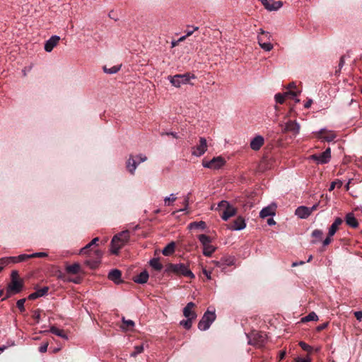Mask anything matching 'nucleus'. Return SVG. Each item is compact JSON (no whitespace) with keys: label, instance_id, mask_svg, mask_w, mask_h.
<instances>
[{"label":"nucleus","instance_id":"f257e3e1","mask_svg":"<svg viewBox=\"0 0 362 362\" xmlns=\"http://www.w3.org/2000/svg\"><path fill=\"white\" fill-rule=\"evenodd\" d=\"M129 240V231L123 230L115 235L111 241L110 251L114 255H117L120 249L124 246Z\"/></svg>","mask_w":362,"mask_h":362},{"label":"nucleus","instance_id":"f03ea898","mask_svg":"<svg viewBox=\"0 0 362 362\" xmlns=\"http://www.w3.org/2000/svg\"><path fill=\"white\" fill-rule=\"evenodd\" d=\"M165 272L173 273L177 275H182L190 279L194 278V274L185 264H169L167 265Z\"/></svg>","mask_w":362,"mask_h":362},{"label":"nucleus","instance_id":"7ed1b4c3","mask_svg":"<svg viewBox=\"0 0 362 362\" xmlns=\"http://www.w3.org/2000/svg\"><path fill=\"white\" fill-rule=\"evenodd\" d=\"M216 209L222 211L221 217L223 221H228L230 217L234 216L237 212L236 208L226 200L221 201L218 204Z\"/></svg>","mask_w":362,"mask_h":362},{"label":"nucleus","instance_id":"20e7f679","mask_svg":"<svg viewBox=\"0 0 362 362\" xmlns=\"http://www.w3.org/2000/svg\"><path fill=\"white\" fill-rule=\"evenodd\" d=\"M194 78H195V76L189 73L168 76V80L176 88H179L183 84L189 83L190 79Z\"/></svg>","mask_w":362,"mask_h":362},{"label":"nucleus","instance_id":"39448f33","mask_svg":"<svg viewBox=\"0 0 362 362\" xmlns=\"http://www.w3.org/2000/svg\"><path fill=\"white\" fill-rule=\"evenodd\" d=\"M146 160L147 157L144 154H139L136 156H130L126 163L127 170L131 175H134L138 165Z\"/></svg>","mask_w":362,"mask_h":362},{"label":"nucleus","instance_id":"423d86ee","mask_svg":"<svg viewBox=\"0 0 362 362\" xmlns=\"http://www.w3.org/2000/svg\"><path fill=\"white\" fill-rule=\"evenodd\" d=\"M215 320V311L207 310L204 313L202 319L199 322L198 328L202 331H206L210 327L211 325L214 322Z\"/></svg>","mask_w":362,"mask_h":362},{"label":"nucleus","instance_id":"0eeeda50","mask_svg":"<svg viewBox=\"0 0 362 362\" xmlns=\"http://www.w3.org/2000/svg\"><path fill=\"white\" fill-rule=\"evenodd\" d=\"M248 344L255 346H261L266 341V334L259 332H252L250 334H247Z\"/></svg>","mask_w":362,"mask_h":362},{"label":"nucleus","instance_id":"6e6552de","mask_svg":"<svg viewBox=\"0 0 362 362\" xmlns=\"http://www.w3.org/2000/svg\"><path fill=\"white\" fill-rule=\"evenodd\" d=\"M314 134L317 139L322 141L331 142L337 137V134L334 131L326 128H322L318 132H314Z\"/></svg>","mask_w":362,"mask_h":362},{"label":"nucleus","instance_id":"1a4fd4ad","mask_svg":"<svg viewBox=\"0 0 362 362\" xmlns=\"http://www.w3.org/2000/svg\"><path fill=\"white\" fill-rule=\"evenodd\" d=\"M310 158L314 160L317 165L326 164L329 162L331 158V149L327 148L325 151L320 154H313Z\"/></svg>","mask_w":362,"mask_h":362},{"label":"nucleus","instance_id":"9d476101","mask_svg":"<svg viewBox=\"0 0 362 362\" xmlns=\"http://www.w3.org/2000/svg\"><path fill=\"white\" fill-rule=\"evenodd\" d=\"M225 163V160L221 156H217L210 160H203L202 165L206 168L218 170L224 165Z\"/></svg>","mask_w":362,"mask_h":362},{"label":"nucleus","instance_id":"9b49d317","mask_svg":"<svg viewBox=\"0 0 362 362\" xmlns=\"http://www.w3.org/2000/svg\"><path fill=\"white\" fill-rule=\"evenodd\" d=\"M23 288V282L19 280L11 281V283L8 286L6 296L2 300L8 298L13 293H18L21 292Z\"/></svg>","mask_w":362,"mask_h":362},{"label":"nucleus","instance_id":"f8f14e48","mask_svg":"<svg viewBox=\"0 0 362 362\" xmlns=\"http://www.w3.org/2000/svg\"><path fill=\"white\" fill-rule=\"evenodd\" d=\"M207 150V141L204 137L199 138V143L192 148V154L196 157H200Z\"/></svg>","mask_w":362,"mask_h":362},{"label":"nucleus","instance_id":"ddd939ff","mask_svg":"<svg viewBox=\"0 0 362 362\" xmlns=\"http://www.w3.org/2000/svg\"><path fill=\"white\" fill-rule=\"evenodd\" d=\"M93 254L95 255L94 259H88L84 262V264L90 269H95L99 265L103 256V252L99 250H95Z\"/></svg>","mask_w":362,"mask_h":362},{"label":"nucleus","instance_id":"4468645a","mask_svg":"<svg viewBox=\"0 0 362 362\" xmlns=\"http://www.w3.org/2000/svg\"><path fill=\"white\" fill-rule=\"evenodd\" d=\"M264 8L268 11H277L279 10L282 6L283 3L281 1H274V0H259Z\"/></svg>","mask_w":362,"mask_h":362},{"label":"nucleus","instance_id":"2eb2a0df","mask_svg":"<svg viewBox=\"0 0 362 362\" xmlns=\"http://www.w3.org/2000/svg\"><path fill=\"white\" fill-rule=\"evenodd\" d=\"M300 126L296 121L288 120L285 123L284 132H292L294 135H297L300 132Z\"/></svg>","mask_w":362,"mask_h":362},{"label":"nucleus","instance_id":"dca6fc26","mask_svg":"<svg viewBox=\"0 0 362 362\" xmlns=\"http://www.w3.org/2000/svg\"><path fill=\"white\" fill-rule=\"evenodd\" d=\"M246 227L245 219L242 216H238L228 228L231 230H241Z\"/></svg>","mask_w":362,"mask_h":362},{"label":"nucleus","instance_id":"f3484780","mask_svg":"<svg viewBox=\"0 0 362 362\" xmlns=\"http://www.w3.org/2000/svg\"><path fill=\"white\" fill-rule=\"evenodd\" d=\"M276 204H272L263 208L259 212V216L264 218L268 216H273L276 213Z\"/></svg>","mask_w":362,"mask_h":362},{"label":"nucleus","instance_id":"a211bd4d","mask_svg":"<svg viewBox=\"0 0 362 362\" xmlns=\"http://www.w3.org/2000/svg\"><path fill=\"white\" fill-rule=\"evenodd\" d=\"M264 139L261 135H257L250 141V148L254 151H258L264 144Z\"/></svg>","mask_w":362,"mask_h":362},{"label":"nucleus","instance_id":"6ab92c4d","mask_svg":"<svg viewBox=\"0 0 362 362\" xmlns=\"http://www.w3.org/2000/svg\"><path fill=\"white\" fill-rule=\"evenodd\" d=\"M60 37L58 35L52 36L48 40L45 42V50L50 52L53 48L58 44Z\"/></svg>","mask_w":362,"mask_h":362},{"label":"nucleus","instance_id":"aec40b11","mask_svg":"<svg viewBox=\"0 0 362 362\" xmlns=\"http://www.w3.org/2000/svg\"><path fill=\"white\" fill-rule=\"evenodd\" d=\"M195 306V304L192 302H189L183 309V315L186 318L194 320L197 317L196 313L192 310V308Z\"/></svg>","mask_w":362,"mask_h":362},{"label":"nucleus","instance_id":"412c9836","mask_svg":"<svg viewBox=\"0 0 362 362\" xmlns=\"http://www.w3.org/2000/svg\"><path fill=\"white\" fill-rule=\"evenodd\" d=\"M257 42H258L259 47L264 51L269 52L274 47L273 45L270 42V41H264V36L258 35L257 36Z\"/></svg>","mask_w":362,"mask_h":362},{"label":"nucleus","instance_id":"4be33fe9","mask_svg":"<svg viewBox=\"0 0 362 362\" xmlns=\"http://www.w3.org/2000/svg\"><path fill=\"white\" fill-rule=\"evenodd\" d=\"M122 273L119 269H115L110 271L108 274V279L115 284H119L121 281Z\"/></svg>","mask_w":362,"mask_h":362},{"label":"nucleus","instance_id":"5701e85b","mask_svg":"<svg viewBox=\"0 0 362 362\" xmlns=\"http://www.w3.org/2000/svg\"><path fill=\"white\" fill-rule=\"evenodd\" d=\"M48 290H49V288L47 286L40 288V289L37 290L36 291L30 293L28 296V299L35 300L40 297L44 296L47 294Z\"/></svg>","mask_w":362,"mask_h":362},{"label":"nucleus","instance_id":"b1692460","mask_svg":"<svg viewBox=\"0 0 362 362\" xmlns=\"http://www.w3.org/2000/svg\"><path fill=\"white\" fill-rule=\"evenodd\" d=\"M295 214L300 218H306L310 215L308 207L305 206H298L296 209Z\"/></svg>","mask_w":362,"mask_h":362},{"label":"nucleus","instance_id":"393cba45","mask_svg":"<svg viewBox=\"0 0 362 362\" xmlns=\"http://www.w3.org/2000/svg\"><path fill=\"white\" fill-rule=\"evenodd\" d=\"M122 324L120 326V328L124 331H132L134 329L135 326V323L132 320H126L125 317L122 318Z\"/></svg>","mask_w":362,"mask_h":362},{"label":"nucleus","instance_id":"a878e982","mask_svg":"<svg viewBox=\"0 0 362 362\" xmlns=\"http://www.w3.org/2000/svg\"><path fill=\"white\" fill-rule=\"evenodd\" d=\"M346 223L351 228H357L358 226V221L352 213H349L345 217Z\"/></svg>","mask_w":362,"mask_h":362},{"label":"nucleus","instance_id":"bb28decb","mask_svg":"<svg viewBox=\"0 0 362 362\" xmlns=\"http://www.w3.org/2000/svg\"><path fill=\"white\" fill-rule=\"evenodd\" d=\"M343 221L341 218H337L334 223L331 225V226L329 228V235L333 236L335 233L337 232L339 226L342 223Z\"/></svg>","mask_w":362,"mask_h":362},{"label":"nucleus","instance_id":"cd10ccee","mask_svg":"<svg viewBox=\"0 0 362 362\" xmlns=\"http://www.w3.org/2000/svg\"><path fill=\"white\" fill-rule=\"evenodd\" d=\"M149 275L146 271H143L139 275L134 277V281L137 284H145L148 279Z\"/></svg>","mask_w":362,"mask_h":362},{"label":"nucleus","instance_id":"c85d7f7f","mask_svg":"<svg viewBox=\"0 0 362 362\" xmlns=\"http://www.w3.org/2000/svg\"><path fill=\"white\" fill-rule=\"evenodd\" d=\"M99 240L98 238H93L88 244L82 247L78 254L80 255H89L90 254V250H89L92 245H95Z\"/></svg>","mask_w":362,"mask_h":362},{"label":"nucleus","instance_id":"c756f323","mask_svg":"<svg viewBox=\"0 0 362 362\" xmlns=\"http://www.w3.org/2000/svg\"><path fill=\"white\" fill-rule=\"evenodd\" d=\"M66 272L71 274H76L81 272V265L76 262L66 267Z\"/></svg>","mask_w":362,"mask_h":362},{"label":"nucleus","instance_id":"7c9ffc66","mask_svg":"<svg viewBox=\"0 0 362 362\" xmlns=\"http://www.w3.org/2000/svg\"><path fill=\"white\" fill-rule=\"evenodd\" d=\"M235 257L232 256H224L221 258V263L223 264V269H225L226 267L232 266L235 264Z\"/></svg>","mask_w":362,"mask_h":362},{"label":"nucleus","instance_id":"2f4dec72","mask_svg":"<svg viewBox=\"0 0 362 362\" xmlns=\"http://www.w3.org/2000/svg\"><path fill=\"white\" fill-rule=\"evenodd\" d=\"M49 332L66 340L69 339L68 336L64 333V332L62 329H60L56 327L55 326H52Z\"/></svg>","mask_w":362,"mask_h":362},{"label":"nucleus","instance_id":"473e14b6","mask_svg":"<svg viewBox=\"0 0 362 362\" xmlns=\"http://www.w3.org/2000/svg\"><path fill=\"white\" fill-rule=\"evenodd\" d=\"M206 228V224L204 221H200L198 222H192L188 225V228L190 230L193 229H202L204 230Z\"/></svg>","mask_w":362,"mask_h":362},{"label":"nucleus","instance_id":"72a5a7b5","mask_svg":"<svg viewBox=\"0 0 362 362\" xmlns=\"http://www.w3.org/2000/svg\"><path fill=\"white\" fill-rule=\"evenodd\" d=\"M175 243L171 242L163 248L162 253L165 256H169L175 252Z\"/></svg>","mask_w":362,"mask_h":362},{"label":"nucleus","instance_id":"f704fd0d","mask_svg":"<svg viewBox=\"0 0 362 362\" xmlns=\"http://www.w3.org/2000/svg\"><path fill=\"white\" fill-rule=\"evenodd\" d=\"M198 239H199V242L202 243L203 248L211 245L210 243L211 242V239L210 238V237H209L206 235H204V234L199 235L198 237Z\"/></svg>","mask_w":362,"mask_h":362},{"label":"nucleus","instance_id":"c9c22d12","mask_svg":"<svg viewBox=\"0 0 362 362\" xmlns=\"http://www.w3.org/2000/svg\"><path fill=\"white\" fill-rule=\"evenodd\" d=\"M18 262V259L17 257H6L0 258V263L1 264H5L6 266L10 263H17Z\"/></svg>","mask_w":362,"mask_h":362},{"label":"nucleus","instance_id":"e433bc0d","mask_svg":"<svg viewBox=\"0 0 362 362\" xmlns=\"http://www.w3.org/2000/svg\"><path fill=\"white\" fill-rule=\"evenodd\" d=\"M149 264L154 269L157 271H160L163 268V265L158 258H153L150 260Z\"/></svg>","mask_w":362,"mask_h":362},{"label":"nucleus","instance_id":"4c0bfd02","mask_svg":"<svg viewBox=\"0 0 362 362\" xmlns=\"http://www.w3.org/2000/svg\"><path fill=\"white\" fill-rule=\"evenodd\" d=\"M317 320L318 316L316 315V313L315 312H311L308 315L303 317L301 321L303 322H306L310 321H317Z\"/></svg>","mask_w":362,"mask_h":362},{"label":"nucleus","instance_id":"58836bf2","mask_svg":"<svg viewBox=\"0 0 362 362\" xmlns=\"http://www.w3.org/2000/svg\"><path fill=\"white\" fill-rule=\"evenodd\" d=\"M216 247L211 245L203 248V255L206 257H211L215 252Z\"/></svg>","mask_w":362,"mask_h":362},{"label":"nucleus","instance_id":"ea45409f","mask_svg":"<svg viewBox=\"0 0 362 362\" xmlns=\"http://www.w3.org/2000/svg\"><path fill=\"white\" fill-rule=\"evenodd\" d=\"M144 351V346L139 345L134 346V351L130 354L131 357H136L138 354L142 353Z\"/></svg>","mask_w":362,"mask_h":362},{"label":"nucleus","instance_id":"a19ab883","mask_svg":"<svg viewBox=\"0 0 362 362\" xmlns=\"http://www.w3.org/2000/svg\"><path fill=\"white\" fill-rule=\"evenodd\" d=\"M177 199L174 194H170L168 197H165L164 202L165 206H170L171 202H173Z\"/></svg>","mask_w":362,"mask_h":362},{"label":"nucleus","instance_id":"79ce46f5","mask_svg":"<svg viewBox=\"0 0 362 362\" xmlns=\"http://www.w3.org/2000/svg\"><path fill=\"white\" fill-rule=\"evenodd\" d=\"M192 320L187 318V320H183L180 321V324L183 326L186 329H189L192 327Z\"/></svg>","mask_w":362,"mask_h":362},{"label":"nucleus","instance_id":"37998d69","mask_svg":"<svg viewBox=\"0 0 362 362\" xmlns=\"http://www.w3.org/2000/svg\"><path fill=\"white\" fill-rule=\"evenodd\" d=\"M258 35L264 36V41H270L272 35L269 32L264 31L263 29H259V32L258 33Z\"/></svg>","mask_w":362,"mask_h":362},{"label":"nucleus","instance_id":"c03bdc74","mask_svg":"<svg viewBox=\"0 0 362 362\" xmlns=\"http://www.w3.org/2000/svg\"><path fill=\"white\" fill-rule=\"evenodd\" d=\"M103 70L106 74H116L119 70V66H114L110 69H107V67L105 66L103 68Z\"/></svg>","mask_w":362,"mask_h":362},{"label":"nucleus","instance_id":"a18cd8bd","mask_svg":"<svg viewBox=\"0 0 362 362\" xmlns=\"http://www.w3.org/2000/svg\"><path fill=\"white\" fill-rule=\"evenodd\" d=\"M285 93L284 94L281 93H277L275 95L274 98L277 103L283 104L285 100Z\"/></svg>","mask_w":362,"mask_h":362},{"label":"nucleus","instance_id":"49530a36","mask_svg":"<svg viewBox=\"0 0 362 362\" xmlns=\"http://www.w3.org/2000/svg\"><path fill=\"white\" fill-rule=\"evenodd\" d=\"M299 346L302 348L303 350H304L308 353H311L313 350V348L312 346H310V345L307 344L306 343H305L303 341H300L299 343Z\"/></svg>","mask_w":362,"mask_h":362},{"label":"nucleus","instance_id":"de8ad7c7","mask_svg":"<svg viewBox=\"0 0 362 362\" xmlns=\"http://www.w3.org/2000/svg\"><path fill=\"white\" fill-rule=\"evenodd\" d=\"M25 302V298L20 299L16 302V306L18 307V308L20 310L21 312L25 311V306H24Z\"/></svg>","mask_w":362,"mask_h":362},{"label":"nucleus","instance_id":"09e8293b","mask_svg":"<svg viewBox=\"0 0 362 362\" xmlns=\"http://www.w3.org/2000/svg\"><path fill=\"white\" fill-rule=\"evenodd\" d=\"M342 184L343 183L341 180H335L331 183L329 190L332 191L335 188L336 186L338 188H340L342 186Z\"/></svg>","mask_w":362,"mask_h":362},{"label":"nucleus","instance_id":"8fccbe9b","mask_svg":"<svg viewBox=\"0 0 362 362\" xmlns=\"http://www.w3.org/2000/svg\"><path fill=\"white\" fill-rule=\"evenodd\" d=\"M189 202V194H187L184 198L183 204H184L185 207L183 209H180L179 211H185L187 209Z\"/></svg>","mask_w":362,"mask_h":362},{"label":"nucleus","instance_id":"3c124183","mask_svg":"<svg viewBox=\"0 0 362 362\" xmlns=\"http://www.w3.org/2000/svg\"><path fill=\"white\" fill-rule=\"evenodd\" d=\"M17 258L18 259V262H21L25 261V259L32 258V256H31V254L30 255L22 254V255L17 256Z\"/></svg>","mask_w":362,"mask_h":362},{"label":"nucleus","instance_id":"603ef678","mask_svg":"<svg viewBox=\"0 0 362 362\" xmlns=\"http://www.w3.org/2000/svg\"><path fill=\"white\" fill-rule=\"evenodd\" d=\"M322 235V231L318 229H315L312 233V236L316 238L320 239Z\"/></svg>","mask_w":362,"mask_h":362},{"label":"nucleus","instance_id":"864d4df0","mask_svg":"<svg viewBox=\"0 0 362 362\" xmlns=\"http://www.w3.org/2000/svg\"><path fill=\"white\" fill-rule=\"evenodd\" d=\"M47 255H48L47 253L43 252H35V253L31 254L32 258H33V257H47Z\"/></svg>","mask_w":362,"mask_h":362},{"label":"nucleus","instance_id":"5fc2aeb1","mask_svg":"<svg viewBox=\"0 0 362 362\" xmlns=\"http://www.w3.org/2000/svg\"><path fill=\"white\" fill-rule=\"evenodd\" d=\"M344 63H345V60H344V56H341L340 57V60H339V65H338V70L336 71V74L340 71V70L342 69V67L344 66Z\"/></svg>","mask_w":362,"mask_h":362},{"label":"nucleus","instance_id":"6e6d98bb","mask_svg":"<svg viewBox=\"0 0 362 362\" xmlns=\"http://www.w3.org/2000/svg\"><path fill=\"white\" fill-rule=\"evenodd\" d=\"M298 93H299V92L288 90L285 93V95H286V96L290 95L291 98H295L298 95Z\"/></svg>","mask_w":362,"mask_h":362},{"label":"nucleus","instance_id":"4d7b16f0","mask_svg":"<svg viewBox=\"0 0 362 362\" xmlns=\"http://www.w3.org/2000/svg\"><path fill=\"white\" fill-rule=\"evenodd\" d=\"M160 135L161 136H164V135H170L172 136H173L174 138L175 139H177V134L176 132H161L160 133Z\"/></svg>","mask_w":362,"mask_h":362},{"label":"nucleus","instance_id":"13d9d810","mask_svg":"<svg viewBox=\"0 0 362 362\" xmlns=\"http://www.w3.org/2000/svg\"><path fill=\"white\" fill-rule=\"evenodd\" d=\"M47 347H48V343L46 342L43 344H42L40 347H39V351L40 353H45L47 351Z\"/></svg>","mask_w":362,"mask_h":362},{"label":"nucleus","instance_id":"bf43d9fd","mask_svg":"<svg viewBox=\"0 0 362 362\" xmlns=\"http://www.w3.org/2000/svg\"><path fill=\"white\" fill-rule=\"evenodd\" d=\"M33 317L37 322H39L40 319V311L39 310H36L34 311Z\"/></svg>","mask_w":362,"mask_h":362},{"label":"nucleus","instance_id":"052dcab7","mask_svg":"<svg viewBox=\"0 0 362 362\" xmlns=\"http://www.w3.org/2000/svg\"><path fill=\"white\" fill-rule=\"evenodd\" d=\"M295 362H311V359L309 357L304 358L298 357L295 359Z\"/></svg>","mask_w":362,"mask_h":362},{"label":"nucleus","instance_id":"680f3d73","mask_svg":"<svg viewBox=\"0 0 362 362\" xmlns=\"http://www.w3.org/2000/svg\"><path fill=\"white\" fill-rule=\"evenodd\" d=\"M203 274L206 276L208 280L211 279V272L210 271L206 270V269H204L202 271Z\"/></svg>","mask_w":362,"mask_h":362},{"label":"nucleus","instance_id":"e2e57ef3","mask_svg":"<svg viewBox=\"0 0 362 362\" xmlns=\"http://www.w3.org/2000/svg\"><path fill=\"white\" fill-rule=\"evenodd\" d=\"M212 263L214 264V265L216 267H219L221 268L222 270L223 269V264L221 263V259L219 260V261H217V260H214L212 261Z\"/></svg>","mask_w":362,"mask_h":362},{"label":"nucleus","instance_id":"0e129e2a","mask_svg":"<svg viewBox=\"0 0 362 362\" xmlns=\"http://www.w3.org/2000/svg\"><path fill=\"white\" fill-rule=\"evenodd\" d=\"M18 272L16 270H13L11 272V281L18 280Z\"/></svg>","mask_w":362,"mask_h":362},{"label":"nucleus","instance_id":"69168bd1","mask_svg":"<svg viewBox=\"0 0 362 362\" xmlns=\"http://www.w3.org/2000/svg\"><path fill=\"white\" fill-rule=\"evenodd\" d=\"M199 29L198 27H193L192 30H187L186 31V36L189 37L190 36L195 30H197Z\"/></svg>","mask_w":362,"mask_h":362},{"label":"nucleus","instance_id":"338daca9","mask_svg":"<svg viewBox=\"0 0 362 362\" xmlns=\"http://www.w3.org/2000/svg\"><path fill=\"white\" fill-rule=\"evenodd\" d=\"M354 315L358 320H359V321L361 320V319H362V312L361 311H356L354 313Z\"/></svg>","mask_w":362,"mask_h":362},{"label":"nucleus","instance_id":"774afa93","mask_svg":"<svg viewBox=\"0 0 362 362\" xmlns=\"http://www.w3.org/2000/svg\"><path fill=\"white\" fill-rule=\"evenodd\" d=\"M331 237H332V236H329V235H328V237H327V238L324 240V241H323V245H324V246L328 245L331 243V241H332V240H331Z\"/></svg>","mask_w":362,"mask_h":362}]
</instances>
